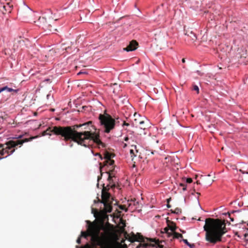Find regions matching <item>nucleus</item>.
I'll return each instance as SVG.
<instances>
[{"instance_id": "nucleus-9", "label": "nucleus", "mask_w": 248, "mask_h": 248, "mask_svg": "<svg viewBox=\"0 0 248 248\" xmlns=\"http://www.w3.org/2000/svg\"><path fill=\"white\" fill-rule=\"evenodd\" d=\"M38 22L40 24V26H42L43 29H44L45 31L48 30L51 31L50 29L51 26L47 23L46 18L44 17H40L38 19Z\"/></svg>"}, {"instance_id": "nucleus-48", "label": "nucleus", "mask_w": 248, "mask_h": 248, "mask_svg": "<svg viewBox=\"0 0 248 248\" xmlns=\"http://www.w3.org/2000/svg\"><path fill=\"white\" fill-rule=\"evenodd\" d=\"M196 183H197V184H200V183L199 182V181H197Z\"/></svg>"}, {"instance_id": "nucleus-32", "label": "nucleus", "mask_w": 248, "mask_h": 248, "mask_svg": "<svg viewBox=\"0 0 248 248\" xmlns=\"http://www.w3.org/2000/svg\"><path fill=\"white\" fill-rule=\"evenodd\" d=\"M181 241H183L187 246H188L189 244L186 239H183Z\"/></svg>"}, {"instance_id": "nucleus-26", "label": "nucleus", "mask_w": 248, "mask_h": 248, "mask_svg": "<svg viewBox=\"0 0 248 248\" xmlns=\"http://www.w3.org/2000/svg\"><path fill=\"white\" fill-rule=\"evenodd\" d=\"M92 212L94 216L96 217L97 215L98 214V210L96 209L92 208Z\"/></svg>"}, {"instance_id": "nucleus-44", "label": "nucleus", "mask_w": 248, "mask_h": 248, "mask_svg": "<svg viewBox=\"0 0 248 248\" xmlns=\"http://www.w3.org/2000/svg\"><path fill=\"white\" fill-rule=\"evenodd\" d=\"M54 52V50H52H52H50L49 51V53H50V54H52V53H53Z\"/></svg>"}, {"instance_id": "nucleus-18", "label": "nucleus", "mask_w": 248, "mask_h": 248, "mask_svg": "<svg viewBox=\"0 0 248 248\" xmlns=\"http://www.w3.org/2000/svg\"><path fill=\"white\" fill-rule=\"evenodd\" d=\"M131 147L132 149H130V153L131 155V157L132 158V160H133L134 157L137 156V155L135 154V152L136 153H138V150L137 149V147L136 145H132Z\"/></svg>"}, {"instance_id": "nucleus-34", "label": "nucleus", "mask_w": 248, "mask_h": 248, "mask_svg": "<svg viewBox=\"0 0 248 248\" xmlns=\"http://www.w3.org/2000/svg\"><path fill=\"white\" fill-rule=\"evenodd\" d=\"M170 229L169 228H165L164 229V232L167 233H168L169 234V231Z\"/></svg>"}, {"instance_id": "nucleus-23", "label": "nucleus", "mask_w": 248, "mask_h": 248, "mask_svg": "<svg viewBox=\"0 0 248 248\" xmlns=\"http://www.w3.org/2000/svg\"><path fill=\"white\" fill-rule=\"evenodd\" d=\"M139 202H136V200H131L130 202L128 203V206L130 207L132 205H133L134 206H137V204H139Z\"/></svg>"}, {"instance_id": "nucleus-50", "label": "nucleus", "mask_w": 248, "mask_h": 248, "mask_svg": "<svg viewBox=\"0 0 248 248\" xmlns=\"http://www.w3.org/2000/svg\"><path fill=\"white\" fill-rule=\"evenodd\" d=\"M125 146H126V144H124V147H125Z\"/></svg>"}, {"instance_id": "nucleus-21", "label": "nucleus", "mask_w": 248, "mask_h": 248, "mask_svg": "<svg viewBox=\"0 0 248 248\" xmlns=\"http://www.w3.org/2000/svg\"><path fill=\"white\" fill-rule=\"evenodd\" d=\"M53 130H54V127H53L52 129H51L50 127H48L46 130L43 132L42 135L43 136H45L46 135H51L50 133H51V132H53L54 134H55V132L53 131Z\"/></svg>"}, {"instance_id": "nucleus-35", "label": "nucleus", "mask_w": 248, "mask_h": 248, "mask_svg": "<svg viewBox=\"0 0 248 248\" xmlns=\"http://www.w3.org/2000/svg\"><path fill=\"white\" fill-rule=\"evenodd\" d=\"M188 247H189L190 248H194L195 246V244H189V245H188Z\"/></svg>"}, {"instance_id": "nucleus-8", "label": "nucleus", "mask_w": 248, "mask_h": 248, "mask_svg": "<svg viewBox=\"0 0 248 248\" xmlns=\"http://www.w3.org/2000/svg\"><path fill=\"white\" fill-rule=\"evenodd\" d=\"M135 119L133 121V124L136 127H139L140 129H145L147 125L145 124L147 123V120L146 119L144 120V118L141 117L139 115L134 114Z\"/></svg>"}, {"instance_id": "nucleus-39", "label": "nucleus", "mask_w": 248, "mask_h": 248, "mask_svg": "<svg viewBox=\"0 0 248 248\" xmlns=\"http://www.w3.org/2000/svg\"><path fill=\"white\" fill-rule=\"evenodd\" d=\"M239 171L242 172L243 174H244V173H247V174H248V171H244L243 170H242L240 169L239 170Z\"/></svg>"}, {"instance_id": "nucleus-33", "label": "nucleus", "mask_w": 248, "mask_h": 248, "mask_svg": "<svg viewBox=\"0 0 248 248\" xmlns=\"http://www.w3.org/2000/svg\"><path fill=\"white\" fill-rule=\"evenodd\" d=\"M192 182V180L190 178H188L186 179V183H191Z\"/></svg>"}, {"instance_id": "nucleus-7", "label": "nucleus", "mask_w": 248, "mask_h": 248, "mask_svg": "<svg viewBox=\"0 0 248 248\" xmlns=\"http://www.w3.org/2000/svg\"><path fill=\"white\" fill-rule=\"evenodd\" d=\"M99 120L100 125L104 128L105 133H108L114 128L115 120L109 114L106 113L104 114H100L99 115Z\"/></svg>"}, {"instance_id": "nucleus-2", "label": "nucleus", "mask_w": 248, "mask_h": 248, "mask_svg": "<svg viewBox=\"0 0 248 248\" xmlns=\"http://www.w3.org/2000/svg\"><path fill=\"white\" fill-rule=\"evenodd\" d=\"M92 121L81 124L82 131H74L77 138L79 140V145L85 147H88L91 145L93 141L95 143L99 148L101 146L103 148L106 147V144L100 140L99 130L97 131L95 127L92 124Z\"/></svg>"}, {"instance_id": "nucleus-4", "label": "nucleus", "mask_w": 248, "mask_h": 248, "mask_svg": "<svg viewBox=\"0 0 248 248\" xmlns=\"http://www.w3.org/2000/svg\"><path fill=\"white\" fill-rule=\"evenodd\" d=\"M81 124H75L71 126H54L53 131L56 135H61L63 137L65 141L71 140L79 145V140L77 138L74 131H77L76 129L81 127ZM71 142H70V143Z\"/></svg>"}, {"instance_id": "nucleus-30", "label": "nucleus", "mask_w": 248, "mask_h": 248, "mask_svg": "<svg viewBox=\"0 0 248 248\" xmlns=\"http://www.w3.org/2000/svg\"><path fill=\"white\" fill-rule=\"evenodd\" d=\"M244 237L247 241H248V229L247 230L246 232L244 234Z\"/></svg>"}, {"instance_id": "nucleus-5", "label": "nucleus", "mask_w": 248, "mask_h": 248, "mask_svg": "<svg viewBox=\"0 0 248 248\" xmlns=\"http://www.w3.org/2000/svg\"><path fill=\"white\" fill-rule=\"evenodd\" d=\"M35 137H32L30 138H25L21 140H11L4 144H0V155L3 156L6 155L4 157H7L14 153L16 146L19 145V147L25 142H28L35 139ZM2 157H0V159H2Z\"/></svg>"}, {"instance_id": "nucleus-28", "label": "nucleus", "mask_w": 248, "mask_h": 248, "mask_svg": "<svg viewBox=\"0 0 248 248\" xmlns=\"http://www.w3.org/2000/svg\"><path fill=\"white\" fill-rule=\"evenodd\" d=\"M119 208L121 210H124L125 212L127 211V209L126 208V206L125 205H120Z\"/></svg>"}, {"instance_id": "nucleus-11", "label": "nucleus", "mask_w": 248, "mask_h": 248, "mask_svg": "<svg viewBox=\"0 0 248 248\" xmlns=\"http://www.w3.org/2000/svg\"><path fill=\"white\" fill-rule=\"evenodd\" d=\"M138 46V42L136 40H132L126 47L124 48V50L128 52L134 51L137 49Z\"/></svg>"}, {"instance_id": "nucleus-12", "label": "nucleus", "mask_w": 248, "mask_h": 248, "mask_svg": "<svg viewBox=\"0 0 248 248\" xmlns=\"http://www.w3.org/2000/svg\"><path fill=\"white\" fill-rule=\"evenodd\" d=\"M12 6L9 2L6 3V5H3L0 6V11L3 14H5L7 12L10 13L11 11Z\"/></svg>"}, {"instance_id": "nucleus-37", "label": "nucleus", "mask_w": 248, "mask_h": 248, "mask_svg": "<svg viewBox=\"0 0 248 248\" xmlns=\"http://www.w3.org/2000/svg\"><path fill=\"white\" fill-rule=\"evenodd\" d=\"M180 186H183V190H186V187L185 184H180Z\"/></svg>"}, {"instance_id": "nucleus-22", "label": "nucleus", "mask_w": 248, "mask_h": 248, "mask_svg": "<svg viewBox=\"0 0 248 248\" xmlns=\"http://www.w3.org/2000/svg\"><path fill=\"white\" fill-rule=\"evenodd\" d=\"M169 227L170 230L172 231V232H175V231L176 229V225L173 222H170V224L169 225Z\"/></svg>"}, {"instance_id": "nucleus-14", "label": "nucleus", "mask_w": 248, "mask_h": 248, "mask_svg": "<svg viewBox=\"0 0 248 248\" xmlns=\"http://www.w3.org/2000/svg\"><path fill=\"white\" fill-rule=\"evenodd\" d=\"M18 91V89H14L12 88L8 87L7 86L0 88V93L3 91H7L8 92L11 93L12 94H14L17 93Z\"/></svg>"}, {"instance_id": "nucleus-40", "label": "nucleus", "mask_w": 248, "mask_h": 248, "mask_svg": "<svg viewBox=\"0 0 248 248\" xmlns=\"http://www.w3.org/2000/svg\"><path fill=\"white\" fill-rule=\"evenodd\" d=\"M229 216L231 221L233 222L234 221V218L233 217H231L230 214H229Z\"/></svg>"}, {"instance_id": "nucleus-47", "label": "nucleus", "mask_w": 248, "mask_h": 248, "mask_svg": "<svg viewBox=\"0 0 248 248\" xmlns=\"http://www.w3.org/2000/svg\"><path fill=\"white\" fill-rule=\"evenodd\" d=\"M128 140V137H125V138H124V140H125V141H127Z\"/></svg>"}, {"instance_id": "nucleus-27", "label": "nucleus", "mask_w": 248, "mask_h": 248, "mask_svg": "<svg viewBox=\"0 0 248 248\" xmlns=\"http://www.w3.org/2000/svg\"><path fill=\"white\" fill-rule=\"evenodd\" d=\"M121 223L123 225L122 228H121L122 230H124V227L126 226L125 225V221L121 219L120 220Z\"/></svg>"}, {"instance_id": "nucleus-43", "label": "nucleus", "mask_w": 248, "mask_h": 248, "mask_svg": "<svg viewBox=\"0 0 248 248\" xmlns=\"http://www.w3.org/2000/svg\"><path fill=\"white\" fill-rule=\"evenodd\" d=\"M171 200V198H170L167 200V203H169L170 202Z\"/></svg>"}, {"instance_id": "nucleus-24", "label": "nucleus", "mask_w": 248, "mask_h": 248, "mask_svg": "<svg viewBox=\"0 0 248 248\" xmlns=\"http://www.w3.org/2000/svg\"><path fill=\"white\" fill-rule=\"evenodd\" d=\"M170 211L172 213L176 214H179L181 213L182 210H181V209H180L178 207H177L174 209V210H170Z\"/></svg>"}, {"instance_id": "nucleus-17", "label": "nucleus", "mask_w": 248, "mask_h": 248, "mask_svg": "<svg viewBox=\"0 0 248 248\" xmlns=\"http://www.w3.org/2000/svg\"><path fill=\"white\" fill-rule=\"evenodd\" d=\"M147 240L149 241V242L150 243L155 242V244H154L155 245H155L156 246L157 248H163V246L160 244V241H159V240H156L155 239L150 238V239H147Z\"/></svg>"}, {"instance_id": "nucleus-38", "label": "nucleus", "mask_w": 248, "mask_h": 248, "mask_svg": "<svg viewBox=\"0 0 248 248\" xmlns=\"http://www.w3.org/2000/svg\"><path fill=\"white\" fill-rule=\"evenodd\" d=\"M95 155H96V156L98 155V156H99L100 157V158L101 159H103L102 156L101 155L100 153H96V154Z\"/></svg>"}, {"instance_id": "nucleus-41", "label": "nucleus", "mask_w": 248, "mask_h": 248, "mask_svg": "<svg viewBox=\"0 0 248 248\" xmlns=\"http://www.w3.org/2000/svg\"><path fill=\"white\" fill-rule=\"evenodd\" d=\"M84 248H91V247H90V246L89 245V244H87L84 246Z\"/></svg>"}, {"instance_id": "nucleus-6", "label": "nucleus", "mask_w": 248, "mask_h": 248, "mask_svg": "<svg viewBox=\"0 0 248 248\" xmlns=\"http://www.w3.org/2000/svg\"><path fill=\"white\" fill-rule=\"evenodd\" d=\"M114 170V169L113 168L108 172H107L108 174V184H107L106 186H105L104 184L103 185V188L102 190V200H98V201L100 202H110L111 196L108 191L110 188H114L117 187V185L115 184L116 177L113 173Z\"/></svg>"}, {"instance_id": "nucleus-42", "label": "nucleus", "mask_w": 248, "mask_h": 248, "mask_svg": "<svg viewBox=\"0 0 248 248\" xmlns=\"http://www.w3.org/2000/svg\"><path fill=\"white\" fill-rule=\"evenodd\" d=\"M123 125L128 126L129 125V124L128 123H126L125 122H124Z\"/></svg>"}, {"instance_id": "nucleus-1", "label": "nucleus", "mask_w": 248, "mask_h": 248, "mask_svg": "<svg viewBox=\"0 0 248 248\" xmlns=\"http://www.w3.org/2000/svg\"><path fill=\"white\" fill-rule=\"evenodd\" d=\"M203 229L206 240L213 244L221 242L223 236L227 232L225 220L218 218H206Z\"/></svg>"}, {"instance_id": "nucleus-46", "label": "nucleus", "mask_w": 248, "mask_h": 248, "mask_svg": "<svg viewBox=\"0 0 248 248\" xmlns=\"http://www.w3.org/2000/svg\"><path fill=\"white\" fill-rule=\"evenodd\" d=\"M182 62L185 63V62H186V60H185V59L184 58H183V59H182Z\"/></svg>"}, {"instance_id": "nucleus-16", "label": "nucleus", "mask_w": 248, "mask_h": 248, "mask_svg": "<svg viewBox=\"0 0 248 248\" xmlns=\"http://www.w3.org/2000/svg\"><path fill=\"white\" fill-rule=\"evenodd\" d=\"M104 205V210L108 213H110L112 211V207L111 205V202H102Z\"/></svg>"}, {"instance_id": "nucleus-45", "label": "nucleus", "mask_w": 248, "mask_h": 248, "mask_svg": "<svg viewBox=\"0 0 248 248\" xmlns=\"http://www.w3.org/2000/svg\"><path fill=\"white\" fill-rule=\"evenodd\" d=\"M167 206L168 208H170L171 207V205L169 203H167Z\"/></svg>"}, {"instance_id": "nucleus-29", "label": "nucleus", "mask_w": 248, "mask_h": 248, "mask_svg": "<svg viewBox=\"0 0 248 248\" xmlns=\"http://www.w3.org/2000/svg\"><path fill=\"white\" fill-rule=\"evenodd\" d=\"M193 90L196 91L197 93H199V89L198 86L197 85H194L193 87Z\"/></svg>"}, {"instance_id": "nucleus-19", "label": "nucleus", "mask_w": 248, "mask_h": 248, "mask_svg": "<svg viewBox=\"0 0 248 248\" xmlns=\"http://www.w3.org/2000/svg\"><path fill=\"white\" fill-rule=\"evenodd\" d=\"M185 34L186 35H187L188 36H189V37L192 41H194L197 39L196 35L192 31H186V32L185 33Z\"/></svg>"}, {"instance_id": "nucleus-31", "label": "nucleus", "mask_w": 248, "mask_h": 248, "mask_svg": "<svg viewBox=\"0 0 248 248\" xmlns=\"http://www.w3.org/2000/svg\"><path fill=\"white\" fill-rule=\"evenodd\" d=\"M108 248H118L117 246L114 245H109Z\"/></svg>"}, {"instance_id": "nucleus-10", "label": "nucleus", "mask_w": 248, "mask_h": 248, "mask_svg": "<svg viewBox=\"0 0 248 248\" xmlns=\"http://www.w3.org/2000/svg\"><path fill=\"white\" fill-rule=\"evenodd\" d=\"M128 239L131 242H134L135 241H138L140 242H145V238L140 233H137V234L133 233Z\"/></svg>"}, {"instance_id": "nucleus-49", "label": "nucleus", "mask_w": 248, "mask_h": 248, "mask_svg": "<svg viewBox=\"0 0 248 248\" xmlns=\"http://www.w3.org/2000/svg\"><path fill=\"white\" fill-rule=\"evenodd\" d=\"M22 136H19L18 138H22Z\"/></svg>"}, {"instance_id": "nucleus-52", "label": "nucleus", "mask_w": 248, "mask_h": 248, "mask_svg": "<svg viewBox=\"0 0 248 248\" xmlns=\"http://www.w3.org/2000/svg\"><path fill=\"white\" fill-rule=\"evenodd\" d=\"M52 111H54V109H51Z\"/></svg>"}, {"instance_id": "nucleus-13", "label": "nucleus", "mask_w": 248, "mask_h": 248, "mask_svg": "<svg viewBox=\"0 0 248 248\" xmlns=\"http://www.w3.org/2000/svg\"><path fill=\"white\" fill-rule=\"evenodd\" d=\"M114 164V161L113 160L111 159V158L109 159L108 160H106L105 162H104V165L103 166H102L101 163H100L99 164H100V170L101 172V176L98 177V180H99V179H100L101 178V176L102 175V169L103 167L106 165H108V164L109 166H113Z\"/></svg>"}, {"instance_id": "nucleus-36", "label": "nucleus", "mask_w": 248, "mask_h": 248, "mask_svg": "<svg viewBox=\"0 0 248 248\" xmlns=\"http://www.w3.org/2000/svg\"><path fill=\"white\" fill-rule=\"evenodd\" d=\"M77 243L78 244H80L81 243V239L80 237L77 239Z\"/></svg>"}, {"instance_id": "nucleus-20", "label": "nucleus", "mask_w": 248, "mask_h": 248, "mask_svg": "<svg viewBox=\"0 0 248 248\" xmlns=\"http://www.w3.org/2000/svg\"><path fill=\"white\" fill-rule=\"evenodd\" d=\"M114 155L108 151H106L104 154V158L106 159V160H108L111 159L112 157H114Z\"/></svg>"}, {"instance_id": "nucleus-15", "label": "nucleus", "mask_w": 248, "mask_h": 248, "mask_svg": "<svg viewBox=\"0 0 248 248\" xmlns=\"http://www.w3.org/2000/svg\"><path fill=\"white\" fill-rule=\"evenodd\" d=\"M147 239H148V238H145V242H142V243H140L139 246H137V248H140V247H143L144 248H146L149 246H151L152 247H154L155 245L152 244L151 243H149V241H147Z\"/></svg>"}, {"instance_id": "nucleus-51", "label": "nucleus", "mask_w": 248, "mask_h": 248, "mask_svg": "<svg viewBox=\"0 0 248 248\" xmlns=\"http://www.w3.org/2000/svg\"><path fill=\"white\" fill-rule=\"evenodd\" d=\"M72 146H73V144L72 143V144L70 145V146H71V147H72Z\"/></svg>"}, {"instance_id": "nucleus-25", "label": "nucleus", "mask_w": 248, "mask_h": 248, "mask_svg": "<svg viewBox=\"0 0 248 248\" xmlns=\"http://www.w3.org/2000/svg\"><path fill=\"white\" fill-rule=\"evenodd\" d=\"M173 238H183V235L181 233H179L178 232H173Z\"/></svg>"}, {"instance_id": "nucleus-3", "label": "nucleus", "mask_w": 248, "mask_h": 248, "mask_svg": "<svg viewBox=\"0 0 248 248\" xmlns=\"http://www.w3.org/2000/svg\"><path fill=\"white\" fill-rule=\"evenodd\" d=\"M88 224L87 232L82 231L81 236L86 238L88 236H91V240L96 245L102 247L108 244V232L102 233L101 235L100 231L105 229L103 225H101L95 221L91 222L87 220Z\"/></svg>"}]
</instances>
